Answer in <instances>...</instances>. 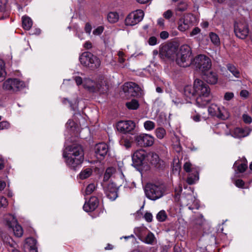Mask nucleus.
Returning <instances> with one entry per match:
<instances>
[{
	"mask_svg": "<svg viewBox=\"0 0 252 252\" xmlns=\"http://www.w3.org/2000/svg\"><path fill=\"white\" fill-rule=\"evenodd\" d=\"M9 126V123L6 121H2L0 122V130L7 128Z\"/></svg>",
	"mask_w": 252,
	"mask_h": 252,
	"instance_id": "obj_53",
	"label": "nucleus"
},
{
	"mask_svg": "<svg viewBox=\"0 0 252 252\" xmlns=\"http://www.w3.org/2000/svg\"><path fill=\"white\" fill-rule=\"evenodd\" d=\"M174 252H183V249L181 244H177L174 247Z\"/></svg>",
	"mask_w": 252,
	"mask_h": 252,
	"instance_id": "obj_61",
	"label": "nucleus"
},
{
	"mask_svg": "<svg viewBox=\"0 0 252 252\" xmlns=\"http://www.w3.org/2000/svg\"><path fill=\"white\" fill-rule=\"evenodd\" d=\"M84 86L91 92H99L101 93H104L108 89L104 81L96 83L90 79L85 80Z\"/></svg>",
	"mask_w": 252,
	"mask_h": 252,
	"instance_id": "obj_11",
	"label": "nucleus"
},
{
	"mask_svg": "<svg viewBox=\"0 0 252 252\" xmlns=\"http://www.w3.org/2000/svg\"><path fill=\"white\" fill-rule=\"evenodd\" d=\"M234 32L238 37L241 39L245 38L249 32L248 25L246 22L243 20L236 22L234 25Z\"/></svg>",
	"mask_w": 252,
	"mask_h": 252,
	"instance_id": "obj_17",
	"label": "nucleus"
},
{
	"mask_svg": "<svg viewBox=\"0 0 252 252\" xmlns=\"http://www.w3.org/2000/svg\"><path fill=\"white\" fill-rule=\"evenodd\" d=\"M208 111L210 115L223 120L227 119L229 117V113L225 108L223 106H218L215 104H212L209 107Z\"/></svg>",
	"mask_w": 252,
	"mask_h": 252,
	"instance_id": "obj_10",
	"label": "nucleus"
},
{
	"mask_svg": "<svg viewBox=\"0 0 252 252\" xmlns=\"http://www.w3.org/2000/svg\"><path fill=\"white\" fill-rule=\"evenodd\" d=\"M155 134L157 137L159 139L164 138L166 135V131L164 128L162 127H158L155 131Z\"/></svg>",
	"mask_w": 252,
	"mask_h": 252,
	"instance_id": "obj_35",
	"label": "nucleus"
},
{
	"mask_svg": "<svg viewBox=\"0 0 252 252\" xmlns=\"http://www.w3.org/2000/svg\"><path fill=\"white\" fill-rule=\"evenodd\" d=\"M115 170L113 168H108L105 173L104 175V180L105 181L108 180L110 177L111 176V175L113 174Z\"/></svg>",
	"mask_w": 252,
	"mask_h": 252,
	"instance_id": "obj_42",
	"label": "nucleus"
},
{
	"mask_svg": "<svg viewBox=\"0 0 252 252\" xmlns=\"http://www.w3.org/2000/svg\"><path fill=\"white\" fill-rule=\"evenodd\" d=\"M118 56L119 62L121 63H124L125 61V53L123 51H119L118 53Z\"/></svg>",
	"mask_w": 252,
	"mask_h": 252,
	"instance_id": "obj_46",
	"label": "nucleus"
},
{
	"mask_svg": "<svg viewBox=\"0 0 252 252\" xmlns=\"http://www.w3.org/2000/svg\"><path fill=\"white\" fill-rule=\"evenodd\" d=\"M150 160L152 165L157 168H162L164 165V162L161 160L157 154L151 153L150 155Z\"/></svg>",
	"mask_w": 252,
	"mask_h": 252,
	"instance_id": "obj_25",
	"label": "nucleus"
},
{
	"mask_svg": "<svg viewBox=\"0 0 252 252\" xmlns=\"http://www.w3.org/2000/svg\"><path fill=\"white\" fill-rule=\"evenodd\" d=\"M6 75L5 63L3 60H0V82L3 80Z\"/></svg>",
	"mask_w": 252,
	"mask_h": 252,
	"instance_id": "obj_34",
	"label": "nucleus"
},
{
	"mask_svg": "<svg viewBox=\"0 0 252 252\" xmlns=\"http://www.w3.org/2000/svg\"><path fill=\"white\" fill-rule=\"evenodd\" d=\"M25 87V83L18 79H8L3 82V89L14 93Z\"/></svg>",
	"mask_w": 252,
	"mask_h": 252,
	"instance_id": "obj_8",
	"label": "nucleus"
},
{
	"mask_svg": "<svg viewBox=\"0 0 252 252\" xmlns=\"http://www.w3.org/2000/svg\"><path fill=\"white\" fill-rule=\"evenodd\" d=\"M249 93L248 91L243 90H242L240 93V95L241 97H242L243 98H246L249 96Z\"/></svg>",
	"mask_w": 252,
	"mask_h": 252,
	"instance_id": "obj_59",
	"label": "nucleus"
},
{
	"mask_svg": "<svg viewBox=\"0 0 252 252\" xmlns=\"http://www.w3.org/2000/svg\"><path fill=\"white\" fill-rule=\"evenodd\" d=\"M92 170L88 168L83 170L79 174V178L82 180L85 179L89 177L92 174Z\"/></svg>",
	"mask_w": 252,
	"mask_h": 252,
	"instance_id": "obj_33",
	"label": "nucleus"
},
{
	"mask_svg": "<svg viewBox=\"0 0 252 252\" xmlns=\"http://www.w3.org/2000/svg\"><path fill=\"white\" fill-rule=\"evenodd\" d=\"M123 91L126 96L129 97L141 94V88L134 82H126L123 86Z\"/></svg>",
	"mask_w": 252,
	"mask_h": 252,
	"instance_id": "obj_16",
	"label": "nucleus"
},
{
	"mask_svg": "<svg viewBox=\"0 0 252 252\" xmlns=\"http://www.w3.org/2000/svg\"><path fill=\"white\" fill-rule=\"evenodd\" d=\"M66 165L71 169L76 170L83 161L84 154L81 146L73 144L66 147L63 153Z\"/></svg>",
	"mask_w": 252,
	"mask_h": 252,
	"instance_id": "obj_1",
	"label": "nucleus"
},
{
	"mask_svg": "<svg viewBox=\"0 0 252 252\" xmlns=\"http://www.w3.org/2000/svg\"><path fill=\"white\" fill-rule=\"evenodd\" d=\"M184 169L186 172L189 173L187 179V182L189 184H193L199 179L198 169L189 161H186L184 163Z\"/></svg>",
	"mask_w": 252,
	"mask_h": 252,
	"instance_id": "obj_13",
	"label": "nucleus"
},
{
	"mask_svg": "<svg viewBox=\"0 0 252 252\" xmlns=\"http://www.w3.org/2000/svg\"><path fill=\"white\" fill-rule=\"evenodd\" d=\"M79 60L82 65L91 69L98 68L101 64L100 59L89 52L83 53L80 56Z\"/></svg>",
	"mask_w": 252,
	"mask_h": 252,
	"instance_id": "obj_4",
	"label": "nucleus"
},
{
	"mask_svg": "<svg viewBox=\"0 0 252 252\" xmlns=\"http://www.w3.org/2000/svg\"><path fill=\"white\" fill-rule=\"evenodd\" d=\"M191 51L190 47L185 44L182 45L179 51L176 52L175 58L177 63L182 67H187L190 64Z\"/></svg>",
	"mask_w": 252,
	"mask_h": 252,
	"instance_id": "obj_3",
	"label": "nucleus"
},
{
	"mask_svg": "<svg viewBox=\"0 0 252 252\" xmlns=\"http://www.w3.org/2000/svg\"><path fill=\"white\" fill-rule=\"evenodd\" d=\"M250 132L248 128L237 127L231 132V135L235 138H242L248 136Z\"/></svg>",
	"mask_w": 252,
	"mask_h": 252,
	"instance_id": "obj_23",
	"label": "nucleus"
},
{
	"mask_svg": "<svg viewBox=\"0 0 252 252\" xmlns=\"http://www.w3.org/2000/svg\"><path fill=\"white\" fill-rule=\"evenodd\" d=\"M146 157V152L142 149L136 151L132 156V159L133 164L135 166H140Z\"/></svg>",
	"mask_w": 252,
	"mask_h": 252,
	"instance_id": "obj_19",
	"label": "nucleus"
},
{
	"mask_svg": "<svg viewBox=\"0 0 252 252\" xmlns=\"http://www.w3.org/2000/svg\"><path fill=\"white\" fill-rule=\"evenodd\" d=\"M204 221V219H203V217L202 215H199L197 218H195L192 220L191 224L192 225L195 226H200L201 225Z\"/></svg>",
	"mask_w": 252,
	"mask_h": 252,
	"instance_id": "obj_38",
	"label": "nucleus"
},
{
	"mask_svg": "<svg viewBox=\"0 0 252 252\" xmlns=\"http://www.w3.org/2000/svg\"><path fill=\"white\" fill-rule=\"evenodd\" d=\"M155 240V237L154 235L151 232H149L146 236L144 242L148 244L152 245L154 244Z\"/></svg>",
	"mask_w": 252,
	"mask_h": 252,
	"instance_id": "obj_37",
	"label": "nucleus"
},
{
	"mask_svg": "<svg viewBox=\"0 0 252 252\" xmlns=\"http://www.w3.org/2000/svg\"><path fill=\"white\" fill-rule=\"evenodd\" d=\"M74 80L77 85H80L82 83V79L79 76H76L74 78Z\"/></svg>",
	"mask_w": 252,
	"mask_h": 252,
	"instance_id": "obj_64",
	"label": "nucleus"
},
{
	"mask_svg": "<svg viewBox=\"0 0 252 252\" xmlns=\"http://www.w3.org/2000/svg\"><path fill=\"white\" fill-rule=\"evenodd\" d=\"M135 127V123L132 121H121L117 125L118 130L124 133L130 132Z\"/></svg>",
	"mask_w": 252,
	"mask_h": 252,
	"instance_id": "obj_18",
	"label": "nucleus"
},
{
	"mask_svg": "<svg viewBox=\"0 0 252 252\" xmlns=\"http://www.w3.org/2000/svg\"><path fill=\"white\" fill-rule=\"evenodd\" d=\"M144 127L146 130L151 131L155 128V124L153 121H146L144 123Z\"/></svg>",
	"mask_w": 252,
	"mask_h": 252,
	"instance_id": "obj_39",
	"label": "nucleus"
},
{
	"mask_svg": "<svg viewBox=\"0 0 252 252\" xmlns=\"http://www.w3.org/2000/svg\"><path fill=\"white\" fill-rule=\"evenodd\" d=\"M195 17L191 14H186L178 21V29L184 32L194 25Z\"/></svg>",
	"mask_w": 252,
	"mask_h": 252,
	"instance_id": "obj_7",
	"label": "nucleus"
},
{
	"mask_svg": "<svg viewBox=\"0 0 252 252\" xmlns=\"http://www.w3.org/2000/svg\"><path fill=\"white\" fill-rule=\"evenodd\" d=\"M177 48L172 44H166L161 46L159 50V56L164 60L174 61L176 56Z\"/></svg>",
	"mask_w": 252,
	"mask_h": 252,
	"instance_id": "obj_6",
	"label": "nucleus"
},
{
	"mask_svg": "<svg viewBox=\"0 0 252 252\" xmlns=\"http://www.w3.org/2000/svg\"><path fill=\"white\" fill-rule=\"evenodd\" d=\"M144 219L148 222H151L153 220V216L151 213L147 212L144 215Z\"/></svg>",
	"mask_w": 252,
	"mask_h": 252,
	"instance_id": "obj_54",
	"label": "nucleus"
},
{
	"mask_svg": "<svg viewBox=\"0 0 252 252\" xmlns=\"http://www.w3.org/2000/svg\"><path fill=\"white\" fill-rule=\"evenodd\" d=\"M6 225L13 231L14 234L18 237H21L23 234L22 227L17 223L15 218L11 215H7L4 217Z\"/></svg>",
	"mask_w": 252,
	"mask_h": 252,
	"instance_id": "obj_12",
	"label": "nucleus"
},
{
	"mask_svg": "<svg viewBox=\"0 0 252 252\" xmlns=\"http://www.w3.org/2000/svg\"><path fill=\"white\" fill-rule=\"evenodd\" d=\"M200 32V29L198 27H195L190 32L189 35L190 36H193L195 35H197Z\"/></svg>",
	"mask_w": 252,
	"mask_h": 252,
	"instance_id": "obj_56",
	"label": "nucleus"
},
{
	"mask_svg": "<svg viewBox=\"0 0 252 252\" xmlns=\"http://www.w3.org/2000/svg\"><path fill=\"white\" fill-rule=\"evenodd\" d=\"M134 140L138 146L146 147L153 145L155 142V138L149 134L140 133L134 136Z\"/></svg>",
	"mask_w": 252,
	"mask_h": 252,
	"instance_id": "obj_15",
	"label": "nucleus"
},
{
	"mask_svg": "<svg viewBox=\"0 0 252 252\" xmlns=\"http://www.w3.org/2000/svg\"><path fill=\"white\" fill-rule=\"evenodd\" d=\"M8 204L7 199L4 197H0V207H5Z\"/></svg>",
	"mask_w": 252,
	"mask_h": 252,
	"instance_id": "obj_48",
	"label": "nucleus"
},
{
	"mask_svg": "<svg viewBox=\"0 0 252 252\" xmlns=\"http://www.w3.org/2000/svg\"><path fill=\"white\" fill-rule=\"evenodd\" d=\"M167 218V215L165 211L161 210L157 215V220L160 222L165 220Z\"/></svg>",
	"mask_w": 252,
	"mask_h": 252,
	"instance_id": "obj_41",
	"label": "nucleus"
},
{
	"mask_svg": "<svg viewBox=\"0 0 252 252\" xmlns=\"http://www.w3.org/2000/svg\"><path fill=\"white\" fill-rule=\"evenodd\" d=\"M3 241L4 244L9 247L8 248V251L11 252H20L18 250L14 249L15 244L12 242V240L10 237H5L4 239H3Z\"/></svg>",
	"mask_w": 252,
	"mask_h": 252,
	"instance_id": "obj_29",
	"label": "nucleus"
},
{
	"mask_svg": "<svg viewBox=\"0 0 252 252\" xmlns=\"http://www.w3.org/2000/svg\"><path fill=\"white\" fill-rule=\"evenodd\" d=\"M126 107L129 109H137L139 107L138 101L136 99H132L126 103Z\"/></svg>",
	"mask_w": 252,
	"mask_h": 252,
	"instance_id": "obj_36",
	"label": "nucleus"
},
{
	"mask_svg": "<svg viewBox=\"0 0 252 252\" xmlns=\"http://www.w3.org/2000/svg\"><path fill=\"white\" fill-rule=\"evenodd\" d=\"M247 161L245 159L243 160H238L234 163L233 167L235 170H237L239 173L244 172L247 168Z\"/></svg>",
	"mask_w": 252,
	"mask_h": 252,
	"instance_id": "obj_27",
	"label": "nucleus"
},
{
	"mask_svg": "<svg viewBox=\"0 0 252 252\" xmlns=\"http://www.w3.org/2000/svg\"><path fill=\"white\" fill-rule=\"evenodd\" d=\"M196 94V104L198 107H205L211 101L210 89L202 80L196 79L194 81Z\"/></svg>",
	"mask_w": 252,
	"mask_h": 252,
	"instance_id": "obj_2",
	"label": "nucleus"
},
{
	"mask_svg": "<svg viewBox=\"0 0 252 252\" xmlns=\"http://www.w3.org/2000/svg\"><path fill=\"white\" fill-rule=\"evenodd\" d=\"M169 36V33L166 31H162L160 33V37L162 39H166Z\"/></svg>",
	"mask_w": 252,
	"mask_h": 252,
	"instance_id": "obj_60",
	"label": "nucleus"
},
{
	"mask_svg": "<svg viewBox=\"0 0 252 252\" xmlns=\"http://www.w3.org/2000/svg\"><path fill=\"white\" fill-rule=\"evenodd\" d=\"M209 36L212 42L215 45H219L220 43V38L218 35L214 32H210Z\"/></svg>",
	"mask_w": 252,
	"mask_h": 252,
	"instance_id": "obj_40",
	"label": "nucleus"
},
{
	"mask_svg": "<svg viewBox=\"0 0 252 252\" xmlns=\"http://www.w3.org/2000/svg\"><path fill=\"white\" fill-rule=\"evenodd\" d=\"M85 31L86 33H88L89 34H90L92 31V26L89 23H87L86 24L85 27Z\"/></svg>",
	"mask_w": 252,
	"mask_h": 252,
	"instance_id": "obj_62",
	"label": "nucleus"
},
{
	"mask_svg": "<svg viewBox=\"0 0 252 252\" xmlns=\"http://www.w3.org/2000/svg\"><path fill=\"white\" fill-rule=\"evenodd\" d=\"M148 43L151 46L155 45L157 44V38L155 36L150 37L149 39Z\"/></svg>",
	"mask_w": 252,
	"mask_h": 252,
	"instance_id": "obj_50",
	"label": "nucleus"
},
{
	"mask_svg": "<svg viewBox=\"0 0 252 252\" xmlns=\"http://www.w3.org/2000/svg\"><path fill=\"white\" fill-rule=\"evenodd\" d=\"M108 22L110 23H115L119 21V15L117 12H110L107 15Z\"/></svg>",
	"mask_w": 252,
	"mask_h": 252,
	"instance_id": "obj_30",
	"label": "nucleus"
},
{
	"mask_svg": "<svg viewBox=\"0 0 252 252\" xmlns=\"http://www.w3.org/2000/svg\"><path fill=\"white\" fill-rule=\"evenodd\" d=\"M121 144L124 145L126 148H129L131 146V143L126 139L121 140Z\"/></svg>",
	"mask_w": 252,
	"mask_h": 252,
	"instance_id": "obj_49",
	"label": "nucleus"
},
{
	"mask_svg": "<svg viewBox=\"0 0 252 252\" xmlns=\"http://www.w3.org/2000/svg\"><path fill=\"white\" fill-rule=\"evenodd\" d=\"M184 95L187 97V101L190 102L191 98L196 96L194 87L190 85H187L184 88Z\"/></svg>",
	"mask_w": 252,
	"mask_h": 252,
	"instance_id": "obj_26",
	"label": "nucleus"
},
{
	"mask_svg": "<svg viewBox=\"0 0 252 252\" xmlns=\"http://www.w3.org/2000/svg\"><path fill=\"white\" fill-rule=\"evenodd\" d=\"M144 16V12L140 9L136 10L129 13L126 18V25L132 26L139 23Z\"/></svg>",
	"mask_w": 252,
	"mask_h": 252,
	"instance_id": "obj_14",
	"label": "nucleus"
},
{
	"mask_svg": "<svg viewBox=\"0 0 252 252\" xmlns=\"http://www.w3.org/2000/svg\"><path fill=\"white\" fill-rule=\"evenodd\" d=\"M188 5L185 1H181L176 7V10L179 11H184L187 9Z\"/></svg>",
	"mask_w": 252,
	"mask_h": 252,
	"instance_id": "obj_43",
	"label": "nucleus"
},
{
	"mask_svg": "<svg viewBox=\"0 0 252 252\" xmlns=\"http://www.w3.org/2000/svg\"><path fill=\"white\" fill-rule=\"evenodd\" d=\"M103 28L102 27H98L93 31V34L95 35H98L103 32Z\"/></svg>",
	"mask_w": 252,
	"mask_h": 252,
	"instance_id": "obj_51",
	"label": "nucleus"
},
{
	"mask_svg": "<svg viewBox=\"0 0 252 252\" xmlns=\"http://www.w3.org/2000/svg\"><path fill=\"white\" fill-rule=\"evenodd\" d=\"M204 79L206 81L210 84L215 85L217 83L218 81V76L216 73L210 71L205 72L203 73Z\"/></svg>",
	"mask_w": 252,
	"mask_h": 252,
	"instance_id": "obj_24",
	"label": "nucleus"
},
{
	"mask_svg": "<svg viewBox=\"0 0 252 252\" xmlns=\"http://www.w3.org/2000/svg\"><path fill=\"white\" fill-rule=\"evenodd\" d=\"M22 24L23 27L24 29L29 30L32 25V22L30 17L28 16H23L22 17Z\"/></svg>",
	"mask_w": 252,
	"mask_h": 252,
	"instance_id": "obj_31",
	"label": "nucleus"
},
{
	"mask_svg": "<svg viewBox=\"0 0 252 252\" xmlns=\"http://www.w3.org/2000/svg\"><path fill=\"white\" fill-rule=\"evenodd\" d=\"M95 189V186L94 184H89L86 189V195H89L91 194L94 190Z\"/></svg>",
	"mask_w": 252,
	"mask_h": 252,
	"instance_id": "obj_44",
	"label": "nucleus"
},
{
	"mask_svg": "<svg viewBox=\"0 0 252 252\" xmlns=\"http://www.w3.org/2000/svg\"><path fill=\"white\" fill-rule=\"evenodd\" d=\"M227 69L236 78L240 77V71L239 69L234 65L232 64H228L227 65Z\"/></svg>",
	"mask_w": 252,
	"mask_h": 252,
	"instance_id": "obj_32",
	"label": "nucleus"
},
{
	"mask_svg": "<svg viewBox=\"0 0 252 252\" xmlns=\"http://www.w3.org/2000/svg\"><path fill=\"white\" fill-rule=\"evenodd\" d=\"M145 192L147 198L155 201L163 196L164 189L161 185L149 183L145 187Z\"/></svg>",
	"mask_w": 252,
	"mask_h": 252,
	"instance_id": "obj_5",
	"label": "nucleus"
},
{
	"mask_svg": "<svg viewBox=\"0 0 252 252\" xmlns=\"http://www.w3.org/2000/svg\"><path fill=\"white\" fill-rule=\"evenodd\" d=\"M27 243L28 246L26 250V252H37L36 241L34 239L32 238L27 239Z\"/></svg>",
	"mask_w": 252,
	"mask_h": 252,
	"instance_id": "obj_28",
	"label": "nucleus"
},
{
	"mask_svg": "<svg viewBox=\"0 0 252 252\" xmlns=\"http://www.w3.org/2000/svg\"><path fill=\"white\" fill-rule=\"evenodd\" d=\"M95 154L99 159H102L107 154L108 147L104 143H101L96 145L95 147Z\"/></svg>",
	"mask_w": 252,
	"mask_h": 252,
	"instance_id": "obj_21",
	"label": "nucleus"
},
{
	"mask_svg": "<svg viewBox=\"0 0 252 252\" xmlns=\"http://www.w3.org/2000/svg\"><path fill=\"white\" fill-rule=\"evenodd\" d=\"M118 189L113 183L109 184L105 189L107 197L111 200H115L118 197Z\"/></svg>",
	"mask_w": 252,
	"mask_h": 252,
	"instance_id": "obj_20",
	"label": "nucleus"
},
{
	"mask_svg": "<svg viewBox=\"0 0 252 252\" xmlns=\"http://www.w3.org/2000/svg\"><path fill=\"white\" fill-rule=\"evenodd\" d=\"M75 125V123L74 122L71 120H69L67 123L66 124V126L67 128H70L71 129L73 128V127Z\"/></svg>",
	"mask_w": 252,
	"mask_h": 252,
	"instance_id": "obj_63",
	"label": "nucleus"
},
{
	"mask_svg": "<svg viewBox=\"0 0 252 252\" xmlns=\"http://www.w3.org/2000/svg\"><path fill=\"white\" fill-rule=\"evenodd\" d=\"M98 200L97 197L93 196L90 198L88 202L85 203L83 209L86 212H92L94 211L98 206Z\"/></svg>",
	"mask_w": 252,
	"mask_h": 252,
	"instance_id": "obj_22",
	"label": "nucleus"
},
{
	"mask_svg": "<svg viewBox=\"0 0 252 252\" xmlns=\"http://www.w3.org/2000/svg\"><path fill=\"white\" fill-rule=\"evenodd\" d=\"M242 119L243 122L246 124H251L252 122V118L247 113H244L242 115Z\"/></svg>",
	"mask_w": 252,
	"mask_h": 252,
	"instance_id": "obj_45",
	"label": "nucleus"
},
{
	"mask_svg": "<svg viewBox=\"0 0 252 252\" xmlns=\"http://www.w3.org/2000/svg\"><path fill=\"white\" fill-rule=\"evenodd\" d=\"M195 66L202 73L208 71L211 67L212 63L210 59L204 55H199L194 60Z\"/></svg>",
	"mask_w": 252,
	"mask_h": 252,
	"instance_id": "obj_9",
	"label": "nucleus"
},
{
	"mask_svg": "<svg viewBox=\"0 0 252 252\" xmlns=\"http://www.w3.org/2000/svg\"><path fill=\"white\" fill-rule=\"evenodd\" d=\"M173 15L171 10H168L164 12L163 16L166 19H169Z\"/></svg>",
	"mask_w": 252,
	"mask_h": 252,
	"instance_id": "obj_52",
	"label": "nucleus"
},
{
	"mask_svg": "<svg viewBox=\"0 0 252 252\" xmlns=\"http://www.w3.org/2000/svg\"><path fill=\"white\" fill-rule=\"evenodd\" d=\"M6 3L7 0H0V11L2 12L5 11Z\"/></svg>",
	"mask_w": 252,
	"mask_h": 252,
	"instance_id": "obj_47",
	"label": "nucleus"
},
{
	"mask_svg": "<svg viewBox=\"0 0 252 252\" xmlns=\"http://www.w3.org/2000/svg\"><path fill=\"white\" fill-rule=\"evenodd\" d=\"M234 97V94L231 92H227L225 94L224 98L226 100H230Z\"/></svg>",
	"mask_w": 252,
	"mask_h": 252,
	"instance_id": "obj_55",
	"label": "nucleus"
},
{
	"mask_svg": "<svg viewBox=\"0 0 252 252\" xmlns=\"http://www.w3.org/2000/svg\"><path fill=\"white\" fill-rule=\"evenodd\" d=\"M182 190V187L181 185H179L178 187L175 188V193L176 197L177 198L178 196L181 194V191Z\"/></svg>",
	"mask_w": 252,
	"mask_h": 252,
	"instance_id": "obj_58",
	"label": "nucleus"
},
{
	"mask_svg": "<svg viewBox=\"0 0 252 252\" xmlns=\"http://www.w3.org/2000/svg\"><path fill=\"white\" fill-rule=\"evenodd\" d=\"M245 183L241 179H238L235 181V185L238 188H243L244 186Z\"/></svg>",
	"mask_w": 252,
	"mask_h": 252,
	"instance_id": "obj_57",
	"label": "nucleus"
}]
</instances>
